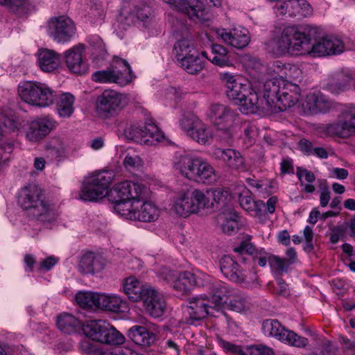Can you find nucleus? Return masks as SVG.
I'll return each mask as SVG.
<instances>
[{"label":"nucleus","instance_id":"obj_1","mask_svg":"<svg viewBox=\"0 0 355 355\" xmlns=\"http://www.w3.org/2000/svg\"><path fill=\"white\" fill-rule=\"evenodd\" d=\"M230 200V193L224 189L212 188L205 191L193 189L177 198L172 205L171 210L177 215L187 217L201 209L220 211L227 207Z\"/></svg>","mask_w":355,"mask_h":355},{"label":"nucleus","instance_id":"obj_4","mask_svg":"<svg viewBox=\"0 0 355 355\" xmlns=\"http://www.w3.org/2000/svg\"><path fill=\"white\" fill-rule=\"evenodd\" d=\"M298 87L283 79H270L264 84V96L266 102L275 100L278 109L284 111L293 106L299 99Z\"/></svg>","mask_w":355,"mask_h":355},{"label":"nucleus","instance_id":"obj_29","mask_svg":"<svg viewBox=\"0 0 355 355\" xmlns=\"http://www.w3.org/2000/svg\"><path fill=\"white\" fill-rule=\"evenodd\" d=\"M148 285H144L135 276H130L123 279L122 288L124 293L132 302L141 301L144 298V293Z\"/></svg>","mask_w":355,"mask_h":355},{"label":"nucleus","instance_id":"obj_58","mask_svg":"<svg viewBox=\"0 0 355 355\" xmlns=\"http://www.w3.org/2000/svg\"><path fill=\"white\" fill-rule=\"evenodd\" d=\"M297 175L302 186L304 187L306 192H311V174L302 167L297 168Z\"/></svg>","mask_w":355,"mask_h":355},{"label":"nucleus","instance_id":"obj_2","mask_svg":"<svg viewBox=\"0 0 355 355\" xmlns=\"http://www.w3.org/2000/svg\"><path fill=\"white\" fill-rule=\"evenodd\" d=\"M42 190L36 184L22 187L18 195V203L27 211L29 217L44 224L55 222L58 214L54 206L42 197Z\"/></svg>","mask_w":355,"mask_h":355},{"label":"nucleus","instance_id":"obj_22","mask_svg":"<svg viewBox=\"0 0 355 355\" xmlns=\"http://www.w3.org/2000/svg\"><path fill=\"white\" fill-rule=\"evenodd\" d=\"M146 312L152 317H161L165 312L166 304L164 296L153 287H148L141 300Z\"/></svg>","mask_w":355,"mask_h":355},{"label":"nucleus","instance_id":"obj_56","mask_svg":"<svg viewBox=\"0 0 355 355\" xmlns=\"http://www.w3.org/2000/svg\"><path fill=\"white\" fill-rule=\"evenodd\" d=\"M220 347L226 352L232 353L234 355H247L241 346L236 345L222 338L218 339Z\"/></svg>","mask_w":355,"mask_h":355},{"label":"nucleus","instance_id":"obj_48","mask_svg":"<svg viewBox=\"0 0 355 355\" xmlns=\"http://www.w3.org/2000/svg\"><path fill=\"white\" fill-rule=\"evenodd\" d=\"M5 6L18 15L26 14L33 8L32 0H8Z\"/></svg>","mask_w":355,"mask_h":355},{"label":"nucleus","instance_id":"obj_31","mask_svg":"<svg viewBox=\"0 0 355 355\" xmlns=\"http://www.w3.org/2000/svg\"><path fill=\"white\" fill-rule=\"evenodd\" d=\"M103 268L101 258L93 252H87L79 259L78 270L82 274H94L102 270Z\"/></svg>","mask_w":355,"mask_h":355},{"label":"nucleus","instance_id":"obj_64","mask_svg":"<svg viewBox=\"0 0 355 355\" xmlns=\"http://www.w3.org/2000/svg\"><path fill=\"white\" fill-rule=\"evenodd\" d=\"M58 259L53 257H49L40 263V269L49 270L57 263Z\"/></svg>","mask_w":355,"mask_h":355},{"label":"nucleus","instance_id":"obj_27","mask_svg":"<svg viewBox=\"0 0 355 355\" xmlns=\"http://www.w3.org/2000/svg\"><path fill=\"white\" fill-rule=\"evenodd\" d=\"M209 292V297L218 311L224 304H227L234 289L220 282H208L205 284Z\"/></svg>","mask_w":355,"mask_h":355},{"label":"nucleus","instance_id":"obj_16","mask_svg":"<svg viewBox=\"0 0 355 355\" xmlns=\"http://www.w3.org/2000/svg\"><path fill=\"white\" fill-rule=\"evenodd\" d=\"M171 8L186 15L192 20H204L209 12L210 5L203 0H162Z\"/></svg>","mask_w":355,"mask_h":355},{"label":"nucleus","instance_id":"obj_36","mask_svg":"<svg viewBox=\"0 0 355 355\" xmlns=\"http://www.w3.org/2000/svg\"><path fill=\"white\" fill-rule=\"evenodd\" d=\"M239 202L243 209L252 216L261 218L266 216V206L262 200H254L250 196L241 194Z\"/></svg>","mask_w":355,"mask_h":355},{"label":"nucleus","instance_id":"obj_3","mask_svg":"<svg viewBox=\"0 0 355 355\" xmlns=\"http://www.w3.org/2000/svg\"><path fill=\"white\" fill-rule=\"evenodd\" d=\"M310 37L296 26L285 27L274 40L273 53L277 55H300L311 52Z\"/></svg>","mask_w":355,"mask_h":355},{"label":"nucleus","instance_id":"obj_32","mask_svg":"<svg viewBox=\"0 0 355 355\" xmlns=\"http://www.w3.org/2000/svg\"><path fill=\"white\" fill-rule=\"evenodd\" d=\"M216 223L225 234H232L239 228L238 215L232 209H226L217 216Z\"/></svg>","mask_w":355,"mask_h":355},{"label":"nucleus","instance_id":"obj_14","mask_svg":"<svg viewBox=\"0 0 355 355\" xmlns=\"http://www.w3.org/2000/svg\"><path fill=\"white\" fill-rule=\"evenodd\" d=\"M146 188L130 181H125L115 184L110 191V197L114 204V209L118 214L117 207L119 204L130 202L135 204L138 200L144 197Z\"/></svg>","mask_w":355,"mask_h":355},{"label":"nucleus","instance_id":"obj_13","mask_svg":"<svg viewBox=\"0 0 355 355\" xmlns=\"http://www.w3.org/2000/svg\"><path fill=\"white\" fill-rule=\"evenodd\" d=\"M220 268L223 275L231 281L245 288H253L258 285V277L256 272L241 267L230 256L223 257L220 261Z\"/></svg>","mask_w":355,"mask_h":355},{"label":"nucleus","instance_id":"obj_59","mask_svg":"<svg viewBox=\"0 0 355 355\" xmlns=\"http://www.w3.org/2000/svg\"><path fill=\"white\" fill-rule=\"evenodd\" d=\"M250 355H273L271 348L264 345H254L248 348Z\"/></svg>","mask_w":355,"mask_h":355},{"label":"nucleus","instance_id":"obj_43","mask_svg":"<svg viewBox=\"0 0 355 355\" xmlns=\"http://www.w3.org/2000/svg\"><path fill=\"white\" fill-rule=\"evenodd\" d=\"M100 293L92 292H79L76 295V301L80 306L85 309H98Z\"/></svg>","mask_w":355,"mask_h":355},{"label":"nucleus","instance_id":"obj_37","mask_svg":"<svg viewBox=\"0 0 355 355\" xmlns=\"http://www.w3.org/2000/svg\"><path fill=\"white\" fill-rule=\"evenodd\" d=\"M57 326L64 334H71L77 332L83 324L73 315L62 313L57 317Z\"/></svg>","mask_w":355,"mask_h":355},{"label":"nucleus","instance_id":"obj_5","mask_svg":"<svg viewBox=\"0 0 355 355\" xmlns=\"http://www.w3.org/2000/svg\"><path fill=\"white\" fill-rule=\"evenodd\" d=\"M176 167L182 175L190 180L205 183L216 180L214 167L199 157L182 155L176 163Z\"/></svg>","mask_w":355,"mask_h":355},{"label":"nucleus","instance_id":"obj_60","mask_svg":"<svg viewBox=\"0 0 355 355\" xmlns=\"http://www.w3.org/2000/svg\"><path fill=\"white\" fill-rule=\"evenodd\" d=\"M234 251L241 254L245 252L248 256L247 257H243L242 259V261L245 262L249 259L250 255L254 252L255 248L251 243L243 242L239 247L234 248Z\"/></svg>","mask_w":355,"mask_h":355},{"label":"nucleus","instance_id":"obj_42","mask_svg":"<svg viewBox=\"0 0 355 355\" xmlns=\"http://www.w3.org/2000/svg\"><path fill=\"white\" fill-rule=\"evenodd\" d=\"M114 177L115 173L113 171L104 170L94 173L89 179L93 181V185L98 186L101 189L105 190L107 194L108 189Z\"/></svg>","mask_w":355,"mask_h":355},{"label":"nucleus","instance_id":"obj_41","mask_svg":"<svg viewBox=\"0 0 355 355\" xmlns=\"http://www.w3.org/2000/svg\"><path fill=\"white\" fill-rule=\"evenodd\" d=\"M105 190L98 186L93 185V181L90 179L84 184L79 193V197L85 201H96L106 196Z\"/></svg>","mask_w":355,"mask_h":355},{"label":"nucleus","instance_id":"obj_23","mask_svg":"<svg viewBox=\"0 0 355 355\" xmlns=\"http://www.w3.org/2000/svg\"><path fill=\"white\" fill-rule=\"evenodd\" d=\"M53 128V123L49 118H40L27 125L25 128V137L29 141L39 142L43 140Z\"/></svg>","mask_w":355,"mask_h":355},{"label":"nucleus","instance_id":"obj_21","mask_svg":"<svg viewBox=\"0 0 355 355\" xmlns=\"http://www.w3.org/2000/svg\"><path fill=\"white\" fill-rule=\"evenodd\" d=\"M265 101H266L265 98H259L258 94L250 88V90L245 94V97L239 100L236 105L239 110L245 114H254L258 111L275 112V108L272 109L270 102H267L266 105H263Z\"/></svg>","mask_w":355,"mask_h":355},{"label":"nucleus","instance_id":"obj_57","mask_svg":"<svg viewBox=\"0 0 355 355\" xmlns=\"http://www.w3.org/2000/svg\"><path fill=\"white\" fill-rule=\"evenodd\" d=\"M178 272L172 270L167 267L162 266L157 271V276L167 284L173 285Z\"/></svg>","mask_w":355,"mask_h":355},{"label":"nucleus","instance_id":"obj_34","mask_svg":"<svg viewBox=\"0 0 355 355\" xmlns=\"http://www.w3.org/2000/svg\"><path fill=\"white\" fill-rule=\"evenodd\" d=\"M202 55L219 67H230L233 64L229 51L220 44L212 45L211 54L208 55L205 51H202Z\"/></svg>","mask_w":355,"mask_h":355},{"label":"nucleus","instance_id":"obj_28","mask_svg":"<svg viewBox=\"0 0 355 355\" xmlns=\"http://www.w3.org/2000/svg\"><path fill=\"white\" fill-rule=\"evenodd\" d=\"M210 155L215 159L224 162L230 168L234 169L243 168V158L240 153L235 150L214 147L211 149Z\"/></svg>","mask_w":355,"mask_h":355},{"label":"nucleus","instance_id":"obj_26","mask_svg":"<svg viewBox=\"0 0 355 355\" xmlns=\"http://www.w3.org/2000/svg\"><path fill=\"white\" fill-rule=\"evenodd\" d=\"M353 82L348 70L340 69L333 72L327 79L326 88L333 94H340L349 89Z\"/></svg>","mask_w":355,"mask_h":355},{"label":"nucleus","instance_id":"obj_20","mask_svg":"<svg viewBox=\"0 0 355 355\" xmlns=\"http://www.w3.org/2000/svg\"><path fill=\"white\" fill-rule=\"evenodd\" d=\"M48 33L58 42L69 41L76 33L73 21L67 17H53L48 21Z\"/></svg>","mask_w":355,"mask_h":355},{"label":"nucleus","instance_id":"obj_30","mask_svg":"<svg viewBox=\"0 0 355 355\" xmlns=\"http://www.w3.org/2000/svg\"><path fill=\"white\" fill-rule=\"evenodd\" d=\"M83 48L82 45L73 46L64 53L67 67L73 73H83L86 71L83 59Z\"/></svg>","mask_w":355,"mask_h":355},{"label":"nucleus","instance_id":"obj_51","mask_svg":"<svg viewBox=\"0 0 355 355\" xmlns=\"http://www.w3.org/2000/svg\"><path fill=\"white\" fill-rule=\"evenodd\" d=\"M124 135L127 139L141 144H144V141H147L145 139V136H144V130L143 126H137L135 125L127 126L124 130Z\"/></svg>","mask_w":355,"mask_h":355},{"label":"nucleus","instance_id":"obj_62","mask_svg":"<svg viewBox=\"0 0 355 355\" xmlns=\"http://www.w3.org/2000/svg\"><path fill=\"white\" fill-rule=\"evenodd\" d=\"M89 5L92 10L96 12L99 17L105 14V3L101 0H89Z\"/></svg>","mask_w":355,"mask_h":355},{"label":"nucleus","instance_id":"obj_63","mask_svg":"<svg viewBox=\"0 0 355 355\" xmlns=\"http://www.w3.org/2000/svg\"><path fill=\"white\" fill-rule=\"evenodd\" d=\"M270 255H268L265 252H257L253 257V260L254 262H257L258 265L261 267H263L266 265L267 261H268V257Z\"/></svg>","mask_w":355,"mask_h":355},{"label":"nucleus","instance_id":"obj_38","mask_svg":"<svg viewBox=\"0 0 355 355\" xmlns=\"http://www.w3.org/2000/svg\"><path fill=\"white\" fill-rule=\"evenodd\" d=\"M129 338L136 344L140 346H150L155 340V336L146 327L135 325L128 330Z\"/></svg>","mask_w":355,"mask_h":355},{"label":"nucleus","instance_id":"obj_50","mask_svg":"<svg viewBox=\"0 0 355 355\" xmlns=\"http://www.w3.org/2000/svg\"><path fill=\"white\" fill-rule=\"evenodd\" d=\"M331 107V103L320 93L312 95V114L324 113Z\"/></svg>","mask_w":355,"mask_h":355},{"label":"nucleus","instance_id":"obj_49","mask_svg":"<svg viewBox=\"0 0 355 355\" xmlns=\"http://www.w3.org/2000/svg\"><path fill=\"white\" fill-rule=\"evenodd\" d=\"M193 51H196L195 49L191 44L190 41L187 39L179 40L174 46L175 57L179 62L192 54Z\"/></svg>","mask_w":355,"mask_h":355},{"label":"nucleus","instance_id":"obj_8","mask_svg":"<svg viewBox=\"0 0 355 355\" xmlns=\"http://www.w3.org/2000/svg\"><path fill=\"white\" fill-rule=\"evenodd\" d=\"M83 331L87 338L103 344L121 345L125 340L124 336L104 320L87 321Z\"/></svg>","mask_w":355,"mask_h":355},{"label":"nucleus","instance_id":"obj_15","mask_svg":"<svg viewBox=\"0 0 355 355\" xmlns=\"http://www.w3.org/2000/svg\"><path fill=\"white\" fill-rule=\"evenodd\" d=\"M263 328L266 334L291 346L303 347L309 343L307 338L286 329L277 320H266L263 323Z\"/></svg>","mask_w":355,"mask_h":355},{"label":"nucleus","instance_id":"obj_40","mask_svg":"<svg viewBox=\"0 0 355 355\" xmlns=\"http://www.w3.org/2000/svg\"><path fill=\"white\" fill-rule=\"evenodd\" d=\"M288 259H281L277 256H270L268 257V263L270 267L281 274L286 271L288 267L293 264L296 260V252L293 248H289L286 251Z\"/></svg>","mask_w":355,"mask_h":355},{"label":"nucleus","instance_id":"obj_39","mask_svg":"<svg viewBox=\"0 0 355 355\" xmlns=\"http://www.w3.org/2000/svg\"><path fill=\"white\" fill-rule=\"evenodd\" d=\"M205 58L200 55L196 51L184 58L180 62L181 67L190 74H196L201 71L205 67Z\"/></svg>","mask_w":355,"mask_h":355},{"label":"nucleus","instance_id":"obj_25","mask_svg":"<svg viewBox=\"0 0 355 355\" xmlns=\"http://www.w3.org/2000/svg\"><path fill=\"white\" fill-rule=\"evenodd\" d=\"M216 33L225 44L239 49L248 46L250 41L249 32L245 28H234L230 31L216 29Z\"/></svg>","mask_w":355,"mask_h":355},{"label":"nucleus","instance_id":"obj_46","mask_svg":"<svg viewBox=\"0 0 355 355\" xmlns=\"http://www.w3.org/2000/svg\"><path fill=\"white\" fill-rule=\"evenodd\" d=\"M74 98L70 94H63L60 96L57 104V109L61 116L69 117L73 112Z\"/></svg>","mask_w":355,"mask_h":355},{"label":"nucleus","instance_id":"obj_17","mask_svg":"<svg viewBox=\"0 0 355 355\" xmlns=\"http://www.w3.org/2000/svg\"><path fill=\"white\" fill-rule=\"evenodd\" d=\"M181 126L187 134L198 144H205L212 138L209 127L192 113L183 117Z\"/></svg>","mask_w":355,"mask_h":355},{"label":"nucleus","instance_id":"obj_6","mask_svg":"<svg viewBox=\"0 0 355 355\" xmlns=\"http://www.w3.org/2000/svg\"><path fill=\"white\" fill-rule=\"evenodd\" d=\"M207 116L216 127L219 137L228 142L234 135V128L239 121V114L230 107L220 104H211Z\"/></svg>","mask_w":355,"mask_h":355},{"label":"nucleus","instance_id":"obj_7","mask_svg":"<svg viewBox=\"0 0 355 355\" xmlns=\"http://www.w3.org/2000/svg\"><path fill=\"white\" fill-rule=\"evenodd\" d=\"M313 130L320 137H349L355 132V105L345 107L335 122L329 124H314L312 125Z\"/></svg>","mask_w":355,"mask_h":355},{"label":"nucleus","instance_id":"obj_24","mask_svg":"<svg viewBox=\"0 0 355 355\" xmlns=\"http://www.w3.org/2000/svg\"><path fill=\"white\" fill-rule=\"evenodd\" d=\"M220 79L227 87V97L235 104L245 97V94L250 90L251 87L248 84L242 83L241 78L230 73H221Z\"/></svg>","mask_w":355,"mask_h":355},{"label":"nucleus","instance_id":"obj_33","mask_svg":"<svg viewBox=\"0 0 355 355\" xmlns=\"http://www.w3.org/2000/svg\"><path fill=\"white\" fill-rule=\"evenodd\" d=\"M38 65L45 72H51L60 65V56L53 50L43 49L38 52Z\"/></svg>","mask_w":355,"mask_h":355},{"label":"nucleus","instance_id":"obj_45","mask_svg":"<svg viewBox=\"0 0 355 355\" xmlns=\"http://www.w3.org/2000/svg\"><path fill=\"white\" fill-rule=\"evenodd\" d=\"M143 128L144 130V136H145V139L148 140L144 141V144L153 146L164 139L163 133L154 123L148 121L143 126Z\"/></svg>","mask_w":355,"mask_h":355},{"label":"nucleus","instance_id":"obj_9","mask_svg":"<svg viewBox=\"0 0 355 355\" xmlns=\"http://www.w3.org/2000/svg\"><path fill=\"white\" fill-rule=\"evenodd\" d=\"M18 93L25 103L37 107H47L53 103V92L45 84L37 82H24L18 87Z\"/></svg>","mask_w":355,"mask_h":355},{"label":"nucleus","instance_id":"obj_52","mask_svg":"<svg viewBox=\"0 0 355 355\" xmlns=\"http://www.w3.org/2000/svg\"><path fill=\"white\" fill-rule=\"evenodd\" d=\"M290 6L288 15H301L306 16L309 9V3L306 0H289L287 1L286 6Z\"/></svg>","mask_w":355,"mask_h":355},{"label":"nucleus","instance_id":"obj_10","mask_svg":"<svg viewBox=\"0 0 355 355\" xmlns=\"http://www.w3.org/2000/svg\"><path fill=\"white\" fill-rule=\"evenodd\" d=\"M144 198L145 196L138 200L135 205L130 202L119 204L116 207L118 214L131 220L148 223L156 220L160 215L159 208L152 202H144Z\"/></svg>","mask_w":355,"mask_h":355},{"label":"nucleus","instance_id":"obj_47","mask_svg":"<svg viewBox=\"0 0 355 355\" xmlns=\"http://www.w3.org/2000/svg\"><path fill=\"white\" fill-rule=\"evenodd\" d=\"M230 308L236 312L244 311L248 307L245 297L237 290L234 289L227 304Z\"/></svg>","mask_w":355,"mask_h":355},{"label":"nucleus","instance_id":"obj_55","mask_svg":"<svg viewBox=\"0 0 355 355\" xmlns=\"http://www.w3.org/2000/svg\"><path fill=\"white\" fill-rule=\"evenodd\" d=\"M123 165L128 170L139 169L143 165V160L136 154H128L123 160Z\"/></svg>","mask_w":355,"mask_h":355},{"label":"nucleus","instance_id":"obj_11","mask_svg":"<svg viewBox=\"0 0 355 355\" xmlns=\"http://www.w3.org/2000/svg\"><path fill=\"white\" fill-rule=\"evenodd\" d=\"M92 79L102 83H115L126 85L132 80V71L126 60L114 57L111 67L93 73Z\"/></svg>","mask_w":355,"mask_h":355},{"label":"nucleus","instance_id":"obj_61","mask_svg":"<svg viewBox=\"0 0 355 355\" xmlns=\"http://www.w3.org/2000/svg\"><path fill=\"white\" fill-rule=\"evenodd\" d=\"M99 355H138V354L132 349L123 347L104 352L99 354Z\"/></svg>","mask_w":355,"mask_h":355},{"label":"nucleus","instance_id":"obj_12","mask_svg":"<svg viewBox=\"0 0 355 355\" xmlns=\"http://www.w3.org/2000/svg\"><path fill=\"white\" fill-rule=\"evenodd\" d=\"M345 50L344 42L340 38L326 35L321 29L312 27V56L336 55Z\"/></svg>","mask_w":355,"mask_h":355},{"label":"nucleus","instance_id":"obj_35","mask_svg":"<svg viewBox=\"0 0 355 355\" xmlns=\"http://www.w3.org/2000/svg\"><path fill=\"white\" fill-rule=\"evenodd\" d=\"M200 280V278H197L193 273L189 272H178L172 286L175 291L184 293L189 291L195 285L204 286V284H201Z\"/></svg>","mask_w":355,"mask_h":355},{"label":"nucleus","instance_id":"obj_44","mask_svg":"<svg viewBox=\"0 0 355 355\" xmlns=\"http://www.w3.org/2000/svg\"><path fill=\"white\" fill-rule=\"evenodd\" d=\"M121 304L122 300L117 295L100 293V298H98L99 309L117 312L119 311Z\"/></svg>","mask_w":355,"mask_h":355},{"label":"nucleus","instance_id":"obj_54","mask_svg":"<svg viewBox=\"0 0 355 355\" xmlns=\"http://www.w3.org/2000/svg\"><path fill=\"white\" fill-rule=\"evenodd\" d=\"M150 15V8L148 6H144L143 8H138L135 13L134 12H130L128 16H125V23L130 26L135 24L137 19L144 21Z\"/></svg>","mask_w":355,"mask_h":355},{"label":"nucleus","instance_id":"obj_53","mask_svg":"<svg viewBox=\"0 0 355 355\" xmlns=\"http://www.w3.org/2000/svg\"><path fill=\"white\" fill-rule=\"evenodd\" d=\"M45 149L51 155L59 157L65 151L63 141L59 137H53L45 145Z\"/></svg>","mask_w":355,"mask_h":355},{"label":"nucleus","instance_id":"obj_19","mask_svg":"<svg viewBox=\"0 0 355 355\" xmlns=\"http://www.w3.org/2000/svg\"><path fill=\"white\" fill-rule=\"evenodd\" d=\"M213 305L208 295H200L192 297L189 300V306L187 307L189 318H186L185 322L192 324L194 321L200 320L208 315L215 316V313L218 311Z\"/></svg>","mask_w":355,"mask_h":355},{"label":"nucleus","instance_id":"obj_18","mask_svg":"<svg viewBox=\"0 0 355 355\" xmlns=\"http://www.w3.org/2000/svg\"><path fill=\"white\" fill-rule=\"evenodd\" d=\"M124 96L112 89L105 90L96 101V110L100 115L109 118L117 114L123 107Z\"/></svg>","mask_w":355,"mask_h":355}]
</instances>
